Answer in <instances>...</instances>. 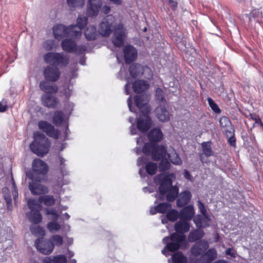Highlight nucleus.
<instances>
[{
	"instance_id": "obj_1",
	"label": "nucleus",
	"mask_w": 263,
	"mask_h": 263,
	"mask_svg": "<svg viewBox=\"0 0 263 263\" xmlns=\"http://www.w3.org/2000/svg\"><path fill=\"white\" fill-rule=\"evenodd\" d=\"M162 131L158 128L152 129L148 135L149 142L145 143L142 152L146 156H151L155 161H160V164H178L180 159L174 149L166 152V148L162 145H158L155 142L160 141L163 138Z\"/></svg>"
},
{
	"instance_id": "obj_2",
	"label": "nucleus",
	"mask_w": 263,
	"mask_h": 263,
	"mask_svg": "<svg viewBox=\"0 0 263 263\" xmlns=\"http://www.w3.org/2000/svg\"><path fill=\"white\" fill-rule=\"evenodd\" d=\"M31 171L26 173L27 177L31 180L29 189L33 195H42L48 193V187L42 184L48 181V165H32Z\"/></svg>"
},
{
	"instance_id": "obj_3",
	"label": "nucleus",
	"mask_w": 263,
	"mask_h": 263,
	"mask_svg": "<svg viewBox=\"0 0 263 263\" xmlns=\"http://www.w3.org/2000/svg\"><path fill=\"white\" fill-rule=\"evenodd\" d=\"M148 101V97L145 95L137 96L135 98V105L142 113L137 120V125L138 129L142 132L147 131L152 125V121L148 116L151 110Z\"/></svg>"
},
{
	"instance_id": "obj_4",
	"label": "nucleus",
	"mask_w": 263,
	"mask_h": 263,
	"mask_svg": "<svg viewBox=\"0 0 263 263\" xmlns=\"http://www.w3.org/2000/svg\"><path fill=\"white\" fill-rule=\"evenodd\" d=\"M34 141L30 144L31 151L39 156H44L49 151L50 142L48 139L40 132L34 133Z\"/></svg>"
},
{
	"instance_id": "obj_5",
	"label": "nucleus",
	"mask_w": 263,
	"mask_h": 263,
	"mask_svg": "<svg viewBox=\"0 0 263 263\" xmlns=\"http://www.w3.org/2000/svg\"><path fill=\"white\" fill-rule=\"evenodd\" d=\"M27 204L30 212L27 214L29 221L34 224H39L43 220V216L41 213L42 210V205L38 203L34 199H29Z\"/></svg>"
},
{
	"instance_id": "obj_6",
	"label": "nucleus",
	"mask_w": 263,
	"mask_h": 263,
	"mask_svg": "<svg viewBox=\"0 0 263 263\" xmlns=\"http://www.w3.org/2000/svg\"><path fill=\"white\" fill-rule=\"evenodd\" d=\"M75 28V25H71L66 27L63 25H58L53 27V33L55 38L59 40L66 36L79 39L82 35V33L80 31L74 30Z\"/></svg>"
},
{
	"instance_id": "obj_7",
	"label": "nucleus",
	"mask_w": 263,
	"mask_h": 263,
	"mask_svg": "<svg viewBox=\"0 0 263 263\" xmlns=\"http://www.w3.org/2000/svg\"><path fill=\"white\" fill-rule=\"evenodd\" d=\"M118 24L114 16L107 15L99 24L98 32L103 37H108L111 34L113 29H115Z\"/></svg>"
},
{
	"instance_id": "obj_8",
	"label": "nucleus",
	"mask_w": 263,
	"mask_h": 263,
	"mask_svg": "<svg viewBox=\"0 0 263 263\" xmlns=\"http://www.w3.org/2000/svg\"><path fill=\"white\" fill-rule=\"evenodd\" d=\"M45 214L46 215H51V217L49 219L52 221L49 222L47 224V228L51 233L59 231L61 229V225L58 222L59 218V214L55 209L53 208H45Z\"/></svg>"
},
{
	"instance_id": "obj_9",
	"label": "nucleus",
	"mask_w": 263,
	"mask_h": 263,
	"mask_svg": "<svg viewBox=\"0 0 263 263\" xmlns=\"http://www.w3.org/2000/svg\"><path fill=\"white\" fill-rule=\"evenodd\" d=\"M175 177V176L173 173L165 176L159 175L156 176V182L159 181V191L161 195L164 196L168 190L173 186L172 179Z\"/></svg>"
},
{
	"instance_id": "obj_10",
	"label": "nucleus",
	"mask_w": 263,
	"mask_h": 263,
	"mask_svg": "<svg viewBox=\"0 0 263 263\" xmlns=\"http://www.w3.org/2000/svg\"><path fill=\"white\" fill-rule=\"evenodd\" d=\"M127 35L126 29L123 24L119 23L114 29V35L112 37V42L115 46L121 47L124 42Z\"/></svg>"
},
{
	"instance_id": "obj_11",
	"label": "nucleus",
	"mask_w": 263,
	"mask_h": 263,
	"mask_svg": "<svg viewBox=\"0 0 263 263\" xmlns=\"http://www.w3.org/2000/svg\"><path fill=\"white\" fill-rule=\"evenodd\" d=\"M34 245L37 250L44 255L51 254L54 249V245L50 240L44 239V237L36 239Z\"/></svg>"
},
{
	"instance_id": "obj_12",
	"label": "nucleus",
	"mask_w": 263,
	"mask_h": 263,
	"mask_svg": "<svg viewBox=\"0 0 263 263\" xmlns=\"http://www.w3.org/2000/svg\"><path fill=\"white\" fill-rule=\"evenodd\" d=\"M209 245L207 241L202 239L196 242L191 248V253L195 257L200 256L209 248Z\"/></svg>"
},
{
	"instance_id": "obj_13",
	"label": "nucleus",
	"mask_w": 263,
	"mask_h": 263,
	"mask_svg": "<svg viewBox=\"0 0 263 263\" xmlns=\"http://www.w3.org/2000/svg\"><path fill=\"white\" fill-rule=\"evenodd\" d=\"M63 49L68 52L76 51L78 53L84 52L86 48L84 46L76 47L75 42L71 40L66 39L61 44Z\"/></svg>"
},
{
	"instance_id": "obj_14",
	"label": "nucleus",
	"mask_w": 263,
	"mask_h": 263,
	"mask_svg": "<svg viewBox=\"0 0 263 263\" xmlns=\"http://www.w3.org/2000/svg\"><path fill=\"white\" fill-rule=\"evenodd\" d=\"M44 75L46 80L51 82H55L60 78V72L57 67L49 66L45 69Z\"/></svg>"
},
{
	"instance_id": "obj_15",
	"label": "nucleus",
	"mask_w": 263,
	"mask_h": 263,
	"mask_svg": "<svg viewBox=\"0 0 263 263\" xmlns=\"http://www.w3.org/2000/svg\"><path fill=\"white\" fill-rule=\"evenodd\" d=\"M38 126L40 129H42L50 137L55 139L59 138V132L55 130L54 127L48 122L41 121L39 122Z\"/></svg>"
},
{
	"instance_id": "obj_16",
	"label": "nucleus",
	"mask_w": 263,
	"mask_h": 263,
	"mask_svg": "<svg viewBox=\"0 0 263 263\" xmlns=\"http://www.w3.org/2000/svg\"><path fill=\"white\" fill-rule=\"evenodd\" d=\"M166 104H160L155 110V115L159 121L167 122L170 119V114L165 107Z\"/></svg>"
},
{
	"instance_id": "obj_17",
	"label": "nucleus",
	"mask_w": 263,
	"mask_h": 263,
	"mask_svg": "<svg viewBox=\"0 0 263 263\" xmlns=\"http://www.w3.org/2000/svg\"><path fill=\"white\" fill-rule=\"evenodd\" d=\"M211 220L210 216L209 215L198 214L193 218V221L198 228H206L210 226L209 222Z\"/></svg>"
},
{
	"instance_id": "obj_18",
	"label": "nucleus",
	"mask_w": 263,
	"mask_h": 263,
	"mask_svg": "<svg viewBox=\"0 0 263 263\" xmlns=\"http://www.w3.org/2000/svg\"><path fill=\"white\" fill-rule=\"evenodd\" d=\"M219 124L227 136L233 135L234 128L229 119L226 117H222L219 120Z\"/></svg>"
},
{
	"instance_id": "obj_19",
	"label": "nucleus",
	"mask_w": 263,
	"mask_h": 263,
	"mask_svg": "<svg viewBox=\"0 0 263 263\" xmlns=\"http://www.w3.org/2000/svg\"><path fill=\"white\" fill-rule=\"evenodd\" d=\"M192 194L189 191H184L181 192L178 196L176 204L179 208H182L190 202L192 198Z\"/></svg>"
},
{
	"instance_id": "obj_20",
	"label": "nucleus",
	"mask_w": 263,
	"mask_h": 263,
	"mask_svg": "<svg viewBox=\"0 0 263 263\" xmlns=\"http://www.w3.org/2000/svg\"><path fill=\"white\" fill-rule=\"evenodd\" d=\"M180 211V218L190 221L195 216V210L193 205H187Z\"/></svg>"
},
{
	"instance_id": "obj_21",
	"label": "nucleus",
	"mask_w": 263,
	"mask_h": 263,
	"mask_svg": "<svg viewBox=\"0 0 263 263\" xmlns=\"http://www.w3.org/2000/svg\"><path fill=\"white\" fill-rule=\"evenodd\" d=\"M137 56V51L133 46L127 45L124 47V57L126 63H130L135 60Z\"/></svg>"
},
{
	"instance_id": "obj_22",
	"label": "nucleus",
	"mask_w": 263,
	"mask_h": 263,
	"mask_svg": "<svg viewBox=\"0 0 263 263\" xmlns=\"http://www.w3.org/2000/svg\"><path fill=\"white\" fill-rule=\"evenodd\" d=\"M88 2V14L90 16H96L98 15L102 5L101 0H89Z\"/></svg>"
},
{
	"instance_id": "obj_23",
	"label": "nucleus",
	"mask_w": 263,
	"mask_h": 263,
	"mask_svg": "<svg viewBox=\"0 0 263 263\" xmlns=\"http://www.w3.org/2000/svg\"><path fill=\"white\" fill-rule=\"evenodd\" d=\"M217 257V252L214 248L206 250L200 256L199 260L201 263H210Z\"/></svg>"
},
{
	"instance_id": "obj_24",
	"label": "nucleus",
	"mask_w": 263,
	"mask_h": 263,
	"mask_svg": "<svg viewBox=\"0 0 263 263\" xmlns=\"http://www.w3.org/2000/svg\"><path fill=\"white\" fill-rule=\"evenodd\" d=\"M174 228L177 233L184 234L190 230L189 221L180 218V220L175 223Z\"/></svg>"
},
{
	"instance_id": "obj_25",
	"label": "nucleus",
	"mask_w": 263,
	"mask_h": 263,
	"mask_svg": "<svg viewBox=\"0 0 263 263\" xmlns=\"http://www.w3.org/2000/svg\"><path fill=\"white\" fill-rule=\"evenodd\" d=\"M172 207V205L170 203L162 202L155 205L150 210L152 215H155L157 213L164 214Z\"/></svg>"
},
{
	"instance_id": "obj_26",
	"label": "nucleus",
	"mask_w": 263,
	"mask_h": 263,
	"mask_svg": "<svg viewBox=\"0 0 263 263\" xmlns=\"http://www.w3.org/2000/svg\"><path fill=\"white\" fill-rule=\"evenodd\" d=\"M162 242L165 245L164 248L162 250V253L166 255V251H168L171 252H175L177 251L180 247V245L172 241H164V237L162 239Z\"/></svg>"
},
{
	"instance_id": "obj_27",
	"label": "nucleus",
	"mask_w": 263,
	"mask_h": 263,
	"mask_svg": "<svg viewBox=\"0 0 263 263\" xmlns=\"http://www.w3.org/2000/svg\"><path fill=\"white\" fill-rule=\"evenodd\" d=\"M204 235V231L200 228H198L190 232L187 239L189 242H194L197 240H201L200 239L203 237Z\"/></svg>"
},
{
	"instance_id": "obj_28",
	"label": "nucleus",
	"mask_w": 263,
	"mask_h": 263,
	"mask_svg": "<svg viewBox=\"0 0 263 263\" xmlns=\"http://www.w3.org/2000/svg\"><path fill=\"white\" fill-rule=\"evenodd\" d=\"M151 70L149 68H144L142 66L138 64L132 65L129 68L130 74L133 77H136L143 74L144 72H149Z\"/></svg>"
},
{
	"instance_id": "obj_29",
	"label": "nucleus",
	"mask_w": 263,
	"mask_h": 263,
	"mask_svg": "<svg viewBox=\"0 0 263 263\" xmlns=\"http://www.w3.org/2000/svg\"><path fill=\"white\" fill-rule=\"evenodd\" d=\"M164 241H172L179 243L180 245L186 241V237L183 234L174 232L170 236L164 237Z\"/></svg>"
},
{
	"instance_id": "obj_30",
	"label": "nucleus",
	"mask_w": 263,
	"mask_h": 263,
	"mask_svg": "<svg viewBox=\"0 0 263 263\" xmlns=\"http://www.w3.org/2000/svg\"><path fill=\"white\" fill-rule=\"evenodd\" d=\"M56 199L52 195H42L38 198V203L44 204L47 206L53 205L55 203Z\"/></svg>"
},
{
	"instance_id": "obj_31",
	"label": "nucleus",
	"mask_w": 263,
	"mask_h": 263,
	"mask_svg": "<svg viewBox=\"0 0 263 263\" xmlns=\"http://www.w3.org/2000/svg\"><path fill=\"white\" fill-rule=\"evenodd\" d=\"M67 260L64 255H57L53 257H46L43 260V263H67Z\"/></svg>"
},
{
	"instance_id": "obj_32",
	"label": "nucleus",
	"mask_w": 263,
	"mask_h": 263,
	"mask_svg": "<svg viewBox=\"0 0 263 263\" xmlns=\"http://www.w3.org/2000/svg\"><path fill=\"white\" fill-rule=\"evenodd\" d=\"M42 100L43 104L49 107L54 108L58 104V102L55 97L47 94L44 95Z\"/></svg>"
},
{
	"instance_id": "obj_33",
	"label": "nucleus",
	"mask_w": 263,
	"mask_h": 263,
	"mask_svg": "<svg viewBox=\"0 0 263 263\" xmlns=\"http://www.w3.org/2000/svg\"><path fill=\"white\" fill-rule=\"evenodd\" d=\"M166 195V200L170 202L175 200L179 195V188L175 185L173 186L168 190Z\"/></svg>"
},
{
	"instance_id": "obj_34",
	"label": "nucleus",
	"mask_w": 263,
	"mask_h": 263,
	"mask_svg": "<svg viewBox=\"0 0 263 263\" xmlns=\"http://www.w3.org/2000/svg\"><path fill=\"white\" fill-rule=\"evenodd\" d=\"M149 84L144 81H137L133 85V88L135 92L140 93L146 90Z\"/></svg>"
},
{
	"instance_id": "obj_35",
	"label": "nucleus",
	"mask_w": 263,
	"mask_h": 263,
	"mask_svg": "<svg viewBox=\"0 0 263 263\" xmlns=\"http://www.w3.org/2000/svg\"><path fill=\"white\" fill-rule=\"evenodd\" d=\"M85 36L88 40H93L98 35L96 28L93 26H89L84 32Z\"/></svg>"
},
{
	"instance_id": "obj_36",
	"label": "nucleus",
	"mask_w": 263,
	"mask_h": 263,
	"mask_svg": "<svg viewBox=\"0 0 263 263\" xmlns=\"http://www.w3.org/2000/svg\"><path fill=\"white\" fill-rule=\"evenodd\" d=\"M173 263H187V257L181 251H178L172 256Z\"/></svg>"
},
{
	"instance_id": "obj_37",
	"label": "nucleus",
	"mask_w": 263,
	"mask_h": 263,
	"mask_svg": "<svg viewBox=\"0 0 263 263\" xmlns=\"http://www.w3.org/2000/svg\"><path fill=\"white\" fill-rule=\"evenodd\" d=\"M60 57L59 53L48 52L44 55V60L46 63L55 64L57 59Z\"/></svg>"
},
{
	"instance_id": "obj_38",
	"label": "nucleus",
	"mask_w": 263,
	"mask_h": 263,
	"mask_svg": "<svg viewBox=\"0 0 263 263\" xmlns=\"http://www.w3.org/2000/svg\"><path fill=\"white\" fill-rule=\"evenodd\" d=\"M30 231L34 235H39L41 237H44L46 235L44 228L37 224H32L30 227Z\"/></svg>"
},
{
	"instance_id": "obj_39",
	"label": "nucleus",
	"mask_w": 263,
	"mask_h": 263,
	"mask_svg": "<svg viewBox=\"0 0 263 263\" xmlns=\"http://www.w3.org/2000/svg\"><path fill=\"white\" fill-rule=\"evenodd\" d=\"M41 89L48 93H55L58 90V87L55 85H49L46 82H41L40 85Z\"/></svg>"
},
{
	"instance_id": "obj_40",
	"label": "nucleus",
	"mask_w": 263,
	"mask_h": 263,
	"mask_svg": "<svg viewBox=\"0 0 263 263\" xmlns=\"http://www.w3.org/2000/svg\"><path fill=\"white\" fill-rule=\"evenodd\" d=\"M87 24V18L86 16H79L77 18V25L78 26V28L77 26H76V28L74 30L77 31H80L81 32V29L84 28V27Z\"/></svg>"
},
{
	"instance_id": "obj_41",
	"label": "nucleus",
	"mask_w": 263,
	"mask_h": 263,
	"mask_svg": "<svg viewBox=\"0 0 263 263\" xmlns=\"http://www.w3.org/2000/svg\"><path fill=\"white\" fill-rule=\"evenodd\" d=\"M202 151L203 154L210 156L214 154V152L212 149L211 143L210 142H204L201 144Z\"/></svg>"
},
{
	"instance_id": "obj_42",
	"label": "nucleus",
	"mask_w": 263,
	"mask_h": 263,
	"mask_svg": "<svg viewBox=\"0 0 263 263\" xmlns=\"http://www.w3.org/2000/svg\"><path fill=\"white\" fill-rule=\"evenodd\" d=\"M179 217H180V212L175 209L171 210L166 214V218L170 221H176Z\"/></svg>"
},
{
	"instance_id": "obj_43",
	"label": "nucleus",
	"mask_w": 263,
	"mask_h": 263,
	"mask_svg": "<svg viewBox=\"0 0 263 263\" xmlns=\"http://www.w3.org/2000/svg\"><path fill=\"white\" fill-rule=\"evenodd\" d=\"M68 5L71 8H82L85 4V0H67Z\"/></svg>"
},
{
	"instance_id": "obj_44",
	"label": "nucleus",
	"mask_w": 263,
	"mask_h": 263,
	"mask_svg": "<svg viewBox=\"0 0 263 263\" xmlns=\"http://www.w3.org/2000/svg\"><path fill=\"white\" fill-rule=\"evenodd\" d=\"M66 119V116L62 112L56 111L53 117V122L55 125H59Z\"/></svg>"
},
{
	"instance_id": "obj_45",
	"label": "nucleus",
	"mask_w": 263,
	"mask_h": 263,
	"mask_svg": "<svg viewBox=\"0 0 263 263\" xmlns=\"http://www.w3.org/2000/svg\"><path fill=\"white\" fill-rule=\"evenodd\" d=\"M49 240L54 246L59 247L62 245L63 243V237L60 235H53L50 237Z\"/></svg>"
},
{
	"instance_id": "obj_46",
	"label": "nucleus",
	"mask_w": 263,
	"mask_h": 263,
	"mask_svg": "<svg viewBox=\"0 0 263 263\" xmlns=\"http://www.w3.org/2000/svg\"><path fill=\"white\" fill-rule=\"evenodd\" d=\"M252 14L257 22H263V8H260L257 10H254Z\"/></svg>"
},
{
	"instance_id": "obj_47",
	"label": "nucleus",
	"mask_w": 263,
	"mask_h": 263,
	"mask_svg": "<svg viewBox=\"0 0 263 263\" xmlns=\"http://www.w3.org/2000/svg\"><path fill=\"white\" fill-rule=\"evenodd\" d=\"M156 97L157 100L160 101V104H166V101L163 99V93L161 89L159 88L156 89Z\"/></svg>"
},
{
	"instance_id": "obj_48",
	"label": "nucleus",
	"mask_w": 263,
	"mask_h": 263,
	"mask_svg": "<svg viewBox=\"0 0 263 263\" xmlns=\"http://www.w3.org/2000/svg\"><path fill=\"white\" fill-rule=\"evenodd\" d=\"M60 58L57 59L55 64L58 65H66L68 63V58L63 54L60 53Z\"/></svg>"
},
{
	"instance_id": "obj_49",
	"label": "nucleus",
	"mask_w": 263,
	"mask_h": 263,
	"mask_svg": "<svg viewBox=\"0 0 263 263\" xmlns=\"http://www.w3.org/2000/svg\"><path fill=\"white\" fill-rule=\"evenodd\" d=\"M55 47V44L53 40H47L44 42L43 44V47L46 50H52Z\"/></svg>"
},
{
	"instance_id": "obj_50",
	"label": "nucleus",
	"mask_w": 263,
	"mask_h": 263,
	"mask_svg": "<svg viewBox=\"0 0 263 263\" xmlns=\"http://www.w3.org/2000/svg\"><path fill=\"white\" fill-rule=\"evenodd\" d=\"M147 173L151 175H155L158 170V165H145Z\"/></svg>"
},
{
	"instance_id": "obj_51",
	"label": "nucleus",
	"mask_w": 263,
	"mask_h": 263,
	"mask_svg": "<svg viewBox=\"0 0 263 263\" xmlns=\"http://www.w3.org/2000/svg\"><path fill=\"white\" fill-rule=\"evenodd\" d=\"M208 101L210 107L215 112H220V110L218 106L216 105V104L213 101V100L211 98H209L208 99Z\"/></svg>"
},
{
	"instance_id": "obj_52",
	"label": "nucleus",
	"mask_w": 263,
	"mask_h": 263,
	"mask_svg": "<svg viewBox=\"0 0 263 263\" xmlns=\"http://www.w3.org/2000/svg\"><path fill=\"white\" fill-rule=\"evenodd\" d=\"M12 182V186H13V191H12V195L13 196L14 201L15 203H16V198L18 197V191L17 189V187L16 184L14 182V180L12 177L11 178Z\"/></svg>"
},
{
	"instance_id": "obj_53",
	"label": "nucleus",
	"mask_w": 263,
	"mask_h": 263,
	"mask_svg": "<svg viewBox=\"0 0 263 263\" xmlns=\"http://www.w3.org/2000/svg\"><path fill=\"white\" fill-rule=\"evenodd\" d=\"M198 208L202 215H209L204 204L200 200L198 201Z\"/></svg>"
},
{
	"instance_id": "obj_54",
	"label": "nucleus",
	"mask_w": 263,
	"mask_h": 263,
	"mask_svg": "<svg viewBox=\"0 0 263 263\" xmlns=\"http://www.w3.org/2000/svg\"><path fill=\"white\" fill-rule=\"evenodd\" d=\"M7 109V102L6 100H3L0 102V112H4Z\"/></svg>"
},
{
	"instance_id": "obj_55",
	"label": "nucleus",
	"mask_w": 263,
	"mask_h": 263,
	"mask_svg": "<svg viewBox=\"0 0 263 263\" xmlns=\"http://www.w3.org/2000/svg\"><path fill=\"white\" fill-rule=\"evenodd\" d=\"M129 121L132 124V126L130 127V129L131 135H133L136 134V133H137V129L134 127V123H133V119L132 118H129Z\"/></svg>"
},
{
	"instance_id": "obj_56",
	"label": "nucleus",
	"mask_w": 263,
	"mask_h": 263,
	"mask_svg": "<svg viewBox=\"0 0 263 263\" xmlns=\"http://www.w3.org/2000/svg\"><path fill=\"white\" fill-rule=\"evenodd\" d=\"M184 177L187 180H190V181L193 180L190 172L186 170H184Z\"/></svg>"
},
{
	"instance_id": "obj_57",
	"label": "nucleus",
	"mask_w": 263,
	"mask_h": 263,
	"mask_svg": "<svg viewBox=\"0 0 263 263\" xmlns=\"http://www.w3.org/2000/svg\"><path fill=\"white\" fill-rule=\"evenodd\" d=\"M226 254L227 255H230L231 256V257H235V253L232 251V248H228L226 251Z\"/></svg>"
},
{
	"instance_id": "obj_58",
	"label": "nucleus",
	"mask_w": 263,
	"mask_h": 263,
	"mask_svg": "<svg viewBox=\"0 0 263 263\" xmlns=\"http://www.w3.org/2000/svg\"><path fill=\"white\" fill-rule=\"evenodd\" d=\"M138 163L139 164H145L146 163V158L145 156H142L138 159Z\"/></svg>"
},
{
	"instance_id": "obj_59",
	"label": "nucleus",
	"mask_w": 263,
	"mask_h": 263,
	"mask_svg": "<svg viewBox=\"0 0 263 263\" xmlns=\"http://www.w3.org/2000/svg\"><path fill=\"white\" fill-rule=\"evenodd\" d=\"M230 138L228 140L229 144L233 147H235V139L232 136H229Z\"/></svg>"
},
{
	"instance_id": "obj_60",
	"label": "nucleus",
	"mask_w": 263,
	"mask_h": 263,
	"mask_svg": "<svg viewBox=\"0 0 263 263\" xmlns=\"http://www.w3.org/2000/svg\"><path fill=\"white\" fill-rule=\"evenodd\" d=\"M102 12L105 13V14H107V13H108L110 11V8L109 6H104L103 7L102 9Z\"/></svg>"
},
{
	"instance_id": "obj_61",
	"label": "nucleus",
	"mask_w": 263,
	"mask_h": 263,
	"mask_svg": "<svg viewBox=\"0 0 263 263\" xmlns=\"http://www.w3.org/2000/svg\"><path fill=\"white\" fill-rule=\"evenodd\" d=\"M4 198L7 203H10V202H12L11 196L10 194L5 195Z\"/></svg>"
},
{
	"instance_id": "obj_62",
	"label": "nucleus",
	"mask_w": 263,
	"mask_h": 263,
	"mask_svg": "<svg viewBox=\"0 0 263 263\" xmlns=\"http://www.w3.org/2000/svg\"><path fill=\"white\" fill-rule=\"evenodd\" d=\"M32 164L36 165V164H45L40 159H36L34 160V161L32 163Z\"/></svg>"
},
{
	"instance_id": "obj_63",
	"label": "nucleus",
	"mask_w": 263,
	"mask_h": 263,
	"mask_svg": "<svg viewBox=\"0 0 263 263\" xmlns=\"http://www.w3.org/2000/svg\"><path fill=\"white\" fill-rule=\"evenodd\" d=\"M127 103H128V106L129 108V110L131 111H135V110H133L132 109V103H131V97L128 98V99L127 100Z\"/></svg>"
},
{
	"instance_id": "obj_64",
	"label": "nucleus",
	"mask_w": 263,
	"mask_h": 263,
	"mask_svg": "<svg viewBox=\"0 0 263 263\" xmlns=\"http://www.w3.org/2000/svg\"><path fill=\"white\" fill-rule=\"evenodd\" d=\"M200 260L196 258H191L190 259V263H199Z\"/></svg>"
}]
</instances>
